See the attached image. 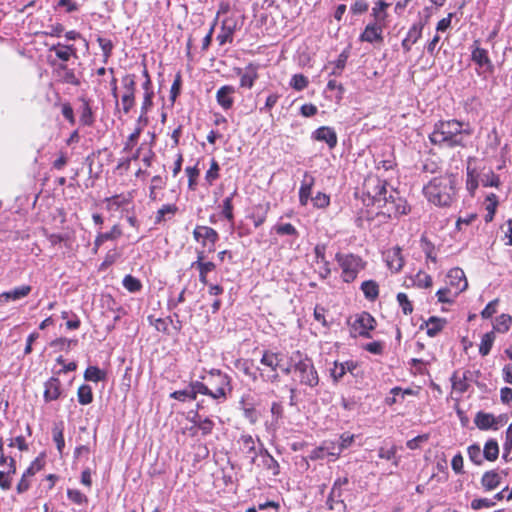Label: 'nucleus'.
Masks as SVG:
<instances>
[{
	"mask_svg": "<svg viewBox=\"0 0 512 512\" xmlns=\"http://www.w3.org/2000/svg\"><path fill=\"white\" fill-rule=\"evenodd\" d=\"M470 131L457 120L439 121L434 125L429 139L432 144L442 148L465 147Z\"/></svg>",
	"mask_w": 512,
	"mask_h": 512,
	"instance_id": "f257e3e1",
	"label": "nucleus"
},
{
	"mask_svg": "<svg viewBox=\"0 0 512 512\" xmlns=\"http://www.w3.org/2000/svg\"><path fill=\"white\" fill-rule=\"evenodd\" d=\"M456 180L452 175L433 178L423 192L429 202L437 206H450L456 196Z\"/></svg>",
	"mask_w": 512,
	"mask_h": 512,
	"instance_id": "f03ea898",
	"label": "nucleus"
},
{
	"mask_svg": "<svg viewBox=\"0 0 512 512\" xmlns=\"http://www.w3.org/2000/svg\"><path fill=\"white\" fill-rule=\"evenodd\" d=\"M207 381L212 387V399L217 400L218 402H224L233 390L231 377L219 369L210 370Z\"/></svg>",
	"mask_w": 512,
	"mask_h": 512,
	"instance_id": "7ed1b4c3",
	"label": "nucleus"
},
{
	"mask_svg": "<svg viewBox=\"0 0 512 512\" xmlns=\"http://www.w3.org/2000/svg\"><path fill=\"white\" fill-rule=\"evenodd\" d=\"M335 259L342 269L341 277L346 283L354 281L365 265L361 257L354 254L337 253Z\"/></svg>",
	"mask_w": 512,
	"mask_h": 512,
	"instance_id": "20e7f679",
	"label": "nucleus"
},
{
	"mask_svg": "<svg viewBox=\"0 0 512 512\" xmlns=\"http://www.w3.org/2000/svg\"><path fill=\"white\" fill-rule=\"evenodd\" d=\"M380 208L382 209V214L387 215L389 218H397L407 214L409 211L406 200L401 198L395 190L389 192L386 203H383Z\"/></svg>",
	"mask_w": 512,
	"mask_h": 512,
	"instance_id": "39448f33",
	"label": "nucleus"
},
{
	"mask_svg": "<svg viewBox=\"0 0 512 512\" xmlns=\"http://www.w3.org/2000/svg\"><path fill=\"white\" fill-rule=\"evenodd\" d=\"M375 324V319L368 312H362L350 323V335L370 338L369 332L375 328Z\"/></svg>",
	"mask_w": 512,
	"mask_h": 512,
	"instance_id": "423d86ee",
	"label": "nucleus"
},
{
	"mask_svg": "<svg viewBox=\"0 0 512 512\" xmlns=\"http://www.w3.org/2000/svg\"><path fill=\"white\" fill-rule=\"evenodd\" d=\"M294 371L299 373L301 384L309 387H315L318 385L319 377L310 359H299V361L294 365Z\"/></svg>",
	"mask_w": 512,
	"mask_h": 512,
	"instance_id": "0eeeda50",
	"label": "nucleus"
},
{
	"mask_svg": "<svg viewBox=\"0 0 512 512\" xmlns=\"http://www.w3.org/2000/svg\"><path fill=\"white\" fill-rule=\"evenodd\" d=\"M367 195L372 199L373 204L381 207L386 203V198L389 195L387 191V183L379 178L368 180L366 184Z\"/></svg>",
	"mask_w": 512,
	"mask_h": 512,
	"instance_id": "6e6552de",
	"label": "nucleus"
},
{
	"mask_svg": "<svg viewBox=\"0 0 512 512\" xmlns=\"http://www.w3.org/2000/svg\"><path fill=\"white\" fill-rule=\"evenodd\" d=\"M135 75L127 74L122 78V86L124 93L121 97L122 109L125 114H128L131 108L135 105V91L136 79Z\"/></svg>",
	"mask_w": 512,
	"mask_h": 512,
	"instance_id": "1a4fd4ad",
	"label": "nucleus"
},
{
	"mask_svg": "<svg viewBox=\"0 0 512 512\" xmlns=\"http://www.w3.org/2000/svg\"><path fill=\"white\" fill-rule=\"evenodd\" d=\"M193 237L197 242L201 243L203 247H207L209 252H214L219 234L211 227L197 225L193 231Z\"/></svg>",
	"mask_w": 512,
	"mask_h": 512,
	"instance_id": "9d476101",
	"label": "nucleus"
},
{
	"mask_svg": "<svg viewBox=\"0 0 512 512\" xmlns=\"http://www.w3.org/2000/svg\"><path fill=\"white\" fill-rule=\"evenodd\" d=\"M477 43L478 41H475L472 46L471 59L480 68H482L484 72L492 73L494 71V65L488 56V51L477 46Z\"/></svg>",
	"mask_w": 512,
	"mask_h": 512,
	"instance_id": "9b49d317",
	"label": "nucleus"
},
{
	"mask_svg": "<svg viewBox=\"0 0 512 512\" xmlns=\"http://www.w3.org/2000/svg\"><path fill=\"white\" fill-rule=\"evenodd\" d=\"M204 259V251L197 250V260L191 264V267L199 270V281L204 285H208L207 275L215 269L216 265L210 261L205 262Z\"/></svg>",
	"mask_w": 512,
	"mask_h": 512,
	"instance_id": "f8f14e48",
	"label": "nucleus"
},
{
	"mask_svg": "<svg viewBox=\"0 0 512 512\" xmlns=\"http://www.w3.org/2000/svg\"><path fill=\"white\" fill-rule=\"evenodd\" d=\"M237 29V21L233 18H225L222 21L221 32L217 35L216 39L219 45H225L233 41V34Z\"/></svg>",
	"mask_w": 512,
	"mask_h": 512,
	"instance_id": "ddd939ff",
	"label": "nucleus"
},
{
	"mask_svg": "<svg viewBox=\"0 0 512 512\" xmlns=\"http://www.w3.org/2000/svg\"><path fill=\"white\" fill-rule=\"evenodd\" d=\"M313 139L325 142L330 149L337 145V134L335 130L328 126H322L316 129L312 134Z\"/></svg>",
	"mask_w": 512,
	"mask_h": 512,
	"instance_id": "4468645a",
	"label": "nucleus"
},
{
	"mask_svg": "<svg viewBox=\"0 0 512 512\" xmlns=\"http://www.w3.org/2000/svg\"><path fill=\"white\" fill-rule=\"evenodd\" d=\"M237 74L240 75V86L250 89L258 78V65L250 63L243 71L238 69Z\"/></svg>",
	"mask_w": 512,
	"mask_h": 512,
	"instance_id": "2eb2a0df",
	"label": "nucleus"
},
{
	"mask_svg": "<svg viewBox=\"0 0 512 512\" xmlns=\"http://www.w3.org/2000/svg\"><path fill=\"white\" fill-rule=\"evenodd\" d=\"M424 24L419 22L413 24L407 32L406 37L402 40L401 46L407 53L411 50L413 44H415L422 36Z\"/></svg>",
	"mask_w": 512,
	"mask_h": 512,
	"instance_id": "dca6fc26",
	"label": "nucleus"
},
{
	"mask_svg": "<svg viewBox=\"0 0 512 512\" xmlns=\"http://www.w3.org/2000/svg\"><path fill=\"white\" fill-rule=\"evenodd\" d=\"M448 283L454 287L458 292L464 291L468 287V282L465 277L464 271L461 268H453L447 275Z\"/></svg>",
	"mask_w": 512,
	"mask_h": 512,
	"instance_id": "f3484780",
	"label": "nucleus"
},
{
	"mask_svg": "<svg viewBox=\"0 0 512 512\" xmlns=\"http://www.w3.org/2000/svg\"><path fill=\"white\" fill-rule=\"evenodd\" d=\"M44 400L51 402L57 400L61 395V382L56 377H51L44 384Z\"/></svg>",
	"mask_w": 512,
	"mask_h": 512,
	"instance_id": "a211bd4d",
	"label": "nucleus"
},
{
	"mask_svg": "<svg viewBox=\"0 0 512 512\" xmlns=\"http://www.w3.org/2000/svg\"><path fill=\"white\" fill-rule=\"evenodd\" d=\"M382 32V26L379 25L378 22L370 23L360 35V40L369 43L381 42L383 40Z\"/></svg>",
	"mask_w": 512,
	"mask_h": 512,
	"instance_id": "6ab92c4d",
	"label": "nucleus"
},
{
	"mask_svg": "<svg viewBox=\"0 0 512 512\" xmlns=\"http://www.w3.org/2000/svg\"><path fill=\"white\" fill-rule=\"evenodd\" d=\"M235 92L236 90L233 86L225 85L220 87L216 93V99L218 104L225 110L230 109L234 103L232 95Z\"/></svg>",
	"mask_w": 512,
	"mask_h": 512,
	"instance_id": "aec40b11",
	"label": "nucleus"
},
{
	"mask_svg": "<svg viewBox=\"0 0 512 512\" xmlns=\"http://www.w3.org/2000/svg\"><path fill=\"white\" fill-rule=\"evenodd\" d=\"M314 183L315 178L308 172H305L299 189V202L301 205L305 206L308 203Z\"/></svg>",
	"mask_w": 512,
	"mask_h": 512,
	"instance_id": "412c9836",
	"label": "nucleus"
},
{
	"mask_svg": "<svg viewBox=\"0 0 512 512\" xmlns=\"http://www.w3.org/2000/svg\"><path fill=\"white\" fill-rule=\"evenodd\" d=\"M32 288L30 285H22L14 288L11 291H6L0 294V302L16 301L29 295Z\"/></svg>",
	"mask_w": 512,
	"mask_h": 512,
	"instance_id": "4be33fe9",
	"label": "nucleus"
},
{
	"mask_svg": "<svg viewBox=\"0 0 512 512\" xmlns=\"http://www.w3.org/2000/svg\"><path fill=\"white\" fill-rule=\"evenodd\" d=\"M474 423L480 430H488L491 428H493L495 430L498 429V427H497L498 421L490 413H485V412H481V411L478 412L475 416Z\"/></svg>",
	"mask_w": 512,
	"mask_h": 512,
	"instance_id": "5701e85b",
	"label": "nucleus"
},
{
	"mask_svg": "<svg viewBox=\"0 0 512 512\" xmlns=\"http://www.w3.org/2000/svg\"><path fill=\"white\" fill-rule=\"evenodd\" d=\"M386 262L392 271L399 272L404 265L401 249L399 247H395L389 250L386 254Z\"/></svg>",
	"mask_w": 512,
	"mask_h": 512,
	"instance_id": "b1692460",
	"label": "nucleus"
},
{
	"mask_svg": "<svg viewBox=\"0 0 512 512\" xmlns=\"http://www.w3.org/2000/svg\"><path fill=\"white\" fill-rule=\"evenodd\" d=\"M122 235V231L118 225H114L109 232L98 233L96 239L94 241V250L95 252L99 249V247L108 240H115Z\"/></svg>",
	"mask_w": 512,
	"mask_h": 512,
	"instance_id": "393cba45",
	"label": "nucleus"
},
{
	"mask_svg": "<svg viewBox=\"0 0 512 512\" xmlns=\"http://www.w3.org/2000/svg\"><path fill=\"white\" fill-rule=\"evenodd\" d=\"M500 483L501 476L494 470L485 472L481 478L482 486L488 491L497 488Z\"/></svg>",
	"mask_w": 512,
	"mask_h": 512,
	"instance_id": "a878e982",
	"label": "nucleus"
},
{
	"mask_svg": "<svg viewBox=\"0 0 512 512\" xmlns=\"http://www.w3.org/2000/svg\"><path fill=\"white\" fill-rule=\"evenodd\" d=\"M447 321L444 318H439L436 316L430 317L426 321L427 326V335L429 337H435L446 325Z\"/></svg>",
	"mask_w": 512,
	"mask_h": 512,
	"instance_id": "bb28decb",
	"label": "nucleus"
},
{
	"mask_svg": "<svg viewBox=\"0 0 512 512\" xmlns=\"http://www.w3.org/2000/svg\"><path fill=\"white\" fill-rule=\"evenodd\" d=\"M354 441V435H350L348 433H343L339 441L337 442V446H333V451H329L330 456L339 457L344 449H347L352 442Z\"/></svg>",
	"mask_w": 512,
	"mask_h": 512,
	"instance_id": "cd10ccee",
	"label": "nucleus"
},
{
	"mask_svg": "<svg viewBox=\"0 0 512 512\" xmlns=\"http://www.w3.org/2000/svg\"><path fill=\"white\" fill-rule=\"evenodd\" d=\"M281 355L270 351H265L260 362L271 368L272 371H276L278 367H281Z\"/></svg>",
	"mask_w": 512,
	"mask_h": 512,
	"instance_id": "c85d7f7f",
	"label": "nucleus"
},
{
	"mask_svg": "<svg viewBox=\"0 0 512 512\" xmlns=\"http://www.w3.org/2000/svg\"><path fill=\"white\" fill-rule=\"evenodd\" d=\"M50 51H55L56 56L64 62L68 61L71 55L76 53V49L73 45H64L61 43L53 45Z\"/></svg>",
	"mask_w": 512,
	"mask_h": 512,
	"instance_id": "c756f323",
	"label": "nucleus"
},
{
	"mask_svg": "<svg viewBox=\"0 0 512 512\" xmlns=\"http://www.w3.org/2000/svg\"><path fill=\"white\" fill-rule=\"evenodd\" d=\"M240 443L243 452L249 454L251 457V462L254 463L257 457V451L253 437L251 435H242L240 438Z\"/></svg>",
	"mask_w": 512,
	"mask_h": 512,
	"instance_id": "7c9ffc66",
	"label": "nucleus"
},
{
	"mask_svg": "<svg viewBox=\"0 0 512 512\" xmlns=\"http://www.w3.org/2000/svg\"><path fill=\"white\" fill-rule=\"evenodd\" d=\"M63 431H64L63 422L54 424L53 429H52V434H53V440L56 444L59 454L63 453L64 447H65Z\"/></svg>",
	"mask_w": 512,
	"mask_h": 512,
	"instance_id": "2f4dec72",
	"label": "nucleus"
},
{
	"mask_svg": "<svg viewBox=\"0 0 512 512\" xmlns=\"http://www.w3.org/2000/svg\"><path fill=\"white\" fill-rule=\"evenodd\" d=\"M361 290L368 300H375L379 295V286L374 280H367L361 284Z\"/></svg>",
	"mask_w": 512,
	"mask_h": 512,
	"instance_id": "473e14b6",
	"label": "nucleus"
},
{
	"mask_svg": "<svg viewBox=\"0 0 512 512\" xmlns=\"http://www.w3.org/2000/svg\"><path fill=\"white\" fill-rule=\"evenodd\" d=\"M495 338L496 336L494 331L487 332L482 336L481 343L479 345V353L482 356H487L490 353Z\"/></svg>",
	"mask_w": 512,
	"mask_h": 512,
	"instance_id": "72a5a7b5",
	"label": "nucleus"
},
{
	"mask_svg": "<svg viewBox=\"0 0 512 512\" xmlns=\"http://www.w3.org/2000/svg\"><path fill=\"white\" fill-rule=\"evenodd\" d=\"M512 324V317L509 314H501L495 319L492 331L500 333H506L509 331Z\"/></svg>",
	"mask_w": 512,
	"mask_h": 512,
	"instance_id": "f704fd0d",
	"label": "nucleus"
},
{
	"mask_svg": "<svg viewBox=\"0 0 512 512\" xmlns=\"http://www.w3.org/2000/svg\"><path fill=\"white\" fill-rule=\"evenodd\" d=\"M483 456L488 461H495L499 455V446L497 441L490 439L485 443Z\"/></svg>",
	"mask_w": 512,
	"mask_h": 512,
	"instance_id": "c9c22d12",
	"label": "nucleus"
},
{
	"mask_svg": "<svg viewBox=\"0 0 512 512\" xmlns=\"http://www.w3.org/2000/svg\"><path fill=\"white\" fill-rule=\"evenodd\" d=\"M263 465L266 469L270 470L274 476L280 473V466L278 462L269 454L267 450H261Z\"/></svg>",
	"mask_w": 512,
	"mask_h": 512,
	"instance_id": "e433bc0d",
	"label": "nucleus"
},
{
	"mask_svg": "<svg viewBox=\"0 0 512 512\" xmlns=\"http://www.w3.org/2000/svg\"><path fill=\"white\" fill-rule=\"evenodd\" d=\"M84 378L86 381L100 382L105 380L106 373L96 366H89L84 372Z\"/></svg>",
	"mask_w": 512,
	"mask_h": 512,
	"instance_id": "4c0bfd02",
	"label": "nucleus"
},
{
	"mask_svg": "<svg viewBox=\"0 0 512 512\" xmlns=\"http://www.w3.org/2000/svg\"><path fill=\"white\" fill-rule=\"evenodd\" d=\"M479 181L485 187H497L500 183L499 176L491 170L482 172L479 175Z\"/></svg>",
	"mask_w": 512,
	"mask_h": 512,
	"instance_id": "58836bf2",
	"label": "nucleus"
},
{
	"mask_svg": "<svg viewBox=\"0 0 512 512\" xmlns=\"http://www.w3.org/2000/svg\"><path fill=\"white\" fill-rule=\"evenodd\" d=\"M78 402L81 405H88L93 401L92 388L89 385L83 384L77 391Z\"/></svg>",
	"mask_w": 512,
	"mask_h": 512,
	"instance_id": "ea45409f",
	"label": "nucleus"
},
{
	"mask_svg": "<svg viewBox=\"0 0 512 512\" xmlns=\"http://www.w3.org/2000/svg\"><path fill=\"white\" fill-rule=\"evenodd\" d=\"M57 71H63L62 81L64 83H68L74 86L80 84V81L76 77L74 71L72 69H69L66 64H60L57 68Z\"/></svg>",
	"mask_w": 512,
	"mask_h": 512,
	"instance_id": "a19ab883",
	"label": "nucleus"
},
{
	"mask_svg": "<svg viewBox=\"0 0 512 512\" xmlns=\"http://www.w3.org/2000/svg\"><path fill=\"white\" fill-rule=\"evenodd\" d=\"M170 398H173L181 402L195 400L194 392L193 390H191L190 385H188L186 388L182 390L172 392L170 394Z\"/></svg>",
	"mask_w": 512,
	"mask_h": 512,
	"instance_id": "79ce46f5",
	"label": "nucleus"
},
{
	"mask_svg": "<svg viewBox=\"0 0 512 512\" xmlns=\"http://www.w3.org/2000/svg\"><path fill=\"white\" fill-rule=\"evenodd\" d=\"M122 284L125 289L132 293L138 292L142 288L140 280L132 275H126L123 279Z\"/></svg>",
	"mask_w": 512,
	"mask_h": 512,
	"instance_id": "37998d69",
	"label": "nucleus"
},
{
	"mask_svg": "<svg viewBox=\"0 0 512 512\" xmlns=\"http://www.w3.org/2000/svg\"><path fill=\"white\" fill-rule=\"evenodd\" d=\"M191 390L194 392L195 399L197 398L198 394L207 395L212 398V389L208 387V385L204 384L200 381H193L190 384Z\"/></svg>",
	"mask_w": 512,
	"mask_h": 512,
	"instance_id": "c03bdc74",
	"label": "nucleus"
},
{
	"mask_svg": "<svg viewBox=\"0 0 512 512\" xmlns=\"http://www.w3.org/2000/svg\"><path fill=\"white\" fill-rule=\"evenodd\" d=\"M80 121L86 126H91L94 122L92 109L87 101L83 102Z\"/></svg>",
	"mask_w": 512,
	"mask_h": 512,
	"instance_id": "a18cd8bd",
	"label": "nucleus"
},
{
	"mask_svg": "<svg viewBox=\"0 0 512 512\" xmlns=\"http://www.w3.org/2000/svg\"><path fill=\"white\" fill-rule=\"evenodd\" d=\"M177 210L178 208L174 204L163 205L156 213L155 222L161 223L162 221L165 220V215H174L177 212Z\"/></svg>",
	"mask_w": 512,
	"mask_h": 512,
	"instance_id": "49530a36",
	"label": "nucleus"
},
{
	"mask_svg": "<svg viewBox=\"0 0 512 512\" xmlns=\"http://www.w3.org/2000/svg\"><path fill=\"white\" fill-rule=\"evenodd\" d=\"M388 7V4L382 0H379L376 5L372 9V14L375 18L376 22H382L386 18L385 9Z\"/></svg>",
	"mask_w": 512,
	"mask_h": 512,
	"instance_id": "de8ad7c7",
	"label": "nucleus"
},
{
	"mask_svg": "<svg viewBox=\"0 0 512 512\" xmlns=\"http://www.w3.org/2000/svg\"><path fill=\"white\" fill-rule=\"evenodd\" d=\"M480 181L478 179V176L475 174L474 169H470V167H467V181L466 186L467 190L473 194L474 191L477 189Z\"/></svg>",
	"mask_w": 512,
	"mask_h": 512,
	"instance_id": "09e8293b",
	"label": "nucleus"
},
{
	"mask_svg": "<svg viewBox=\"0 0 512 512\" xmlns=\"http://www.w3.org/2000/svg\"><path fill=\"white\" fill-rule=\"evenodd\" d=\"M308 79L303 74H295L292 76L290 85L293 89L297 91H302L308 86Z\"/></svg>",
	"mask_w": 512,
	"mask_h": 512,
	"instance_id": "8fccbe9b",
	"label": "nucleus"
},
{
	"mask_svg": "<svg viewBox=\"0 0 512 512\" xmlns=\"http://www.w3.org/2000/svg\"><path fill=\"white\" fill-rule=\"evenodd\" d=\"M397 301L405 315H409L413 312V305L409 301L408 296L405 293H402V292L398 293Z\"/></svg>",
	"mask_w": 512,
	"mask_h": 512,
	"instance_id": "3c124183",
	"label": "nucleus"
},
{
	"mask_svg": "<svg viewBox=\"0 0 512 512\" xmlns=\"http://www.w3.org/2000/svg\"><path fill=\"white\" fill-rule=\"evenodd\" d=\"M468 456L469 459L475 463L476 465H481L483 462L482 459V451L479 445H471L468 447Z\"/></svg>",
	"mask_w": 512,
	"mask_h": 512,
	"instance_id": "603ef678",
	"label": "nucleus"
},
{
	"mask_svg": "<svg viewBox=\"0 0 512 512\" xmlns=\"http://www.w3.org/2000/svg\"><path fill=\"white\" fill-rule=\"evenodd\" d=\"M414 284L420 288H428L432 285V278L424 272H418L414 278Z\"/></svg>",
	"mask_w": 512,
	"mask_h": 512,
	"instance_id": "864d4df0",
	"label": "nucleus"
},
{
	"mask_svg": "<svg viewBox=\"0 0 512 512\" xmlns=\"http://www.w3.org/2000/svg\"><path fill=\"white\" fill-rule=\"evenodd\" d=\"M97 42L103 52V56L105 58V62L111 56L113 50V43L110 39L98 37Z\"/></svg>",
	"mask_w": 512,
	"mask_h": 512,
	"instance_id": "5fc2aeb1",
	"label": "nucleus"
},
{
	"mask_svg": "<svg viewBox=\"0 0 512 512\" xmlns=\"http://www.w3.org/2000/svg\"><path fill=\"white\" fill-rule=\"evenodd\" d=\"M349 482L347 477L338 478L335 480L333 487L330 492L329 500L334 497H340L341 496V488L342 486L347 485Z\"/></svg>",
	"mask_w": 512,
	"mask_h": 512,
	"instance_id": "6e6d98bb",
	"label": "nucleus"
},
{
	"mask_svg": "<svg viewBox=\"0 0 512 512\" xmlns=\"http://www.w3.org/2000/svg\"><path fill=\"white\" fill-rule=\"evenodd\" d=\"M214 426V422L210 418L206 417L203 420L198 421L197 428L201 431L203 436H207L212 433Z\"/></svg>",
	"mask_w": 512,
	"mask_h": 512,
	"instance_id": "4d7b16f0",
	"label": "nucleus"
},
{
	"mask_svg": "<svg viewBox=\"0 0 512 512\" xmlns=\"http://www.w3.org/2000/svg\"><path fill=\"white\" fill-rule=\"evenodd\" d=\"M67 496L72 502L79 505L87 502V497L77 489H69L67 491Z\"/></svg>",
	"mask_w": 512,
	"mask_h": 512,
	"instance_id": "13d9d810",
	"label": "nucleus"
},
{
	"mask_svg": "<svg viewBox=\"0 0 512 512\" xmlns=\"http://www.w3.org/2000/svg\"><path fill=\"white\" fill-rule=\"evenodd\" d=\"M346 374L345 367L342 362H334L333 368L331 369V377L334 381L338 382Z\"/></svg>",
	"mask_w": 512,
	"mask_h": 512,
	"instance_id": "bf43d9fd",
	"label": "nucleus"
},
{
	"mask_svg": "<svg viewBox=\"0 0 512 512\" xmlns=\"http://www.w3.org/2000/svg\"><path fill=\"white\" fill-rule=\"evenodd\" d=\"M148 320L150 324L159 332H167L168 330V320L163 318H154L153 316H149Z\"/></svg>",
	"mask_w": 512,
	"mask_h": 512,
	"instance_id": "052dcab7",
	"label": "nucleus"
},
{
	"mask_svg": "<svg viewBox=\"0 0 512 512\" xmlns=\"http://www.w3.org/2000/svg\"><path fill=\"white\" fill-rule=\"evenodd\" d=\"M275 230L279 235H298L296 228L290 223L279 224L275 227Z\"/></svg>",
	"mask_w": 512,
	"mask_h": 512,
	"instance_id": "680f3d73",
	"label": "nucleus"
},
{
	"mask_svg": "<svg viewBox=\"0 0 512 512\" xmlns=\"http://www.w3.org/2000/svg\"><path fill=\"white\" fill-rule=\"evenodd\" d=\"M495 505V502L492 499L488 498H479L474 499L471 502V508L474 510H479L481 508H490Z\"/></svg>",
	"mask_w": 512,
	"mask_h": 512,
	"instance_id": "e2e57ef3",
	"label": "nucleus"
},
{
	"mask_svg": "<svg viewBox=\"0 0 512 512\" xmlns=\"http://www.w3.org/2000/svg\"><path fill=\"white\" fill-rule=\"evenodd\" d=\"M313 205L317 208H325L330 203V198L328 195L324 193H317V195L313 198H311Z\"/></svg>",
	"mask_w": 512,
	"mask_h": 512,
	"instance_id": "0e129e2a",
	"label": "nucleus"
},
{
	"mask_svg": "<svg viewBox=\"0 0 512 512\" xmlns=\"http://www.w3.org/2000/svg\"><path fill=\"white\" fill-rule=\"evenodd\" d=\"M142 132V126L136 127L133 133H131L124 145V151H129L132 149L134 143L138 140L140 134Z\"/></svg>",
	"mask_w": 512,
	"mask_h": 512,
	"instance_id": "69168bd1",
	"label": "nucleus"
},
{
	"mask_svg": "<svg viewBox=\"0 0 512 512\" xmlns=\"http://www.w3.org/2000/svg\"><path fill=\"white\" fill-rule=\"evenodd\" d=\"M497 304H498V299L490 301L481 312L482 318H484V319L491 318L496 313Z\"/></svg>",
	"mask_w": 512,
	"mask_h": 512,
	"instance_id": "338daca9",
	"label": "nucleus"
},
{
	"mask_svg": "<svg viewBox=\"0 0 512 512\" xmlns=\"http://www.w3.org/2000/svg\"><path fill=\"white\" fill-rule=\"evenodd\" d=\"M43 467V462L42 460L37 457L31 464L30 466L26 469V471L23 473L24 476H33L36 472H38L39 470H41Z\"/></svg>",
	"mask_w": 512,
	"mask_h": 512,
	"instance_id": "774afa93",
	"label": "nucleus"
}]
</instances>
